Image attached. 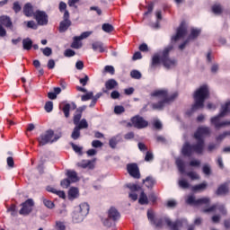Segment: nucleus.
Segmentation results:
<instances>
[{
    "instance_id": "1",
    "label": "nucleus",
    "mask_w": 230,
    "mask_h": 230,
    "mask_svg": "<svg viewBox=\"0 0 230 230\" xmlns=\"http://www.w3.org/2000/svg\"><path fill=\"white\" fill-rule=\"evenodd\" d=\"M211 134V129L208 127H199L197 131L194 133V139L196 143L192 146L186 142L181 149V154L186 155V157H191L193 152L195 154L202 155L204 154V148H206V141L204 137Z\"/></svg>"
},
{
    "instance_id": "2",
    "label": "nucleus",
    "mask_w": 230,
    "mask_h": 230,
    "mask_svg": "<svg viewBox=\"0 0 230 230\" xmlns=\"http://www.w3.org/2000/svg\"><path fill=\"white\" fill-rule=\"evenodd\" d=\"M172 49H173V45H169L163 50L160 56L159 54H155L152 58L151 68L155 69V66L161 64V62L165 69H173V67H176L177 59L172 58L169 56Z\"/></svg>"
},
{
    "instance_id": "3",
    "label": "nucleus",
    "mask_w": 230,
    "mask_h": 230,
    "mask_svg": "<svg viewBox=\"0 0 230 230\" xmlns=\"http://www.w3.org/2000/svg\"><path fill=\"white\" fill-rule=\"evenodd\" d=\"M179 96V93L177 92H174L173 93L168 94L167 90H156L153 93H151V98L152 100H160L156 103L151 104V107L153 111H163L168 103H172L175 98Z\"/></svg>"
},
{
    "instance_id": "4",
    "label": "nucleus",
    "mask_w": 230,
    "mask_h": 230,
    "mask_svg": "<svg viewBox=\"0 0 230 230\" xmlns=\"http://www.w3.org/2000/svg\"><path fill=\"white\" fill-rule=\"evenodd\" d=\"M194 104L192 105V111H199V109H204V102L209 98V88L208 85H202L198 88L194 94Z\"/></svg>"
},
{
    "instance_id": "5",
    "label": "nucleus",
    "mask_w": 230,
    "mask_h": 230,
    "mask_svg": "<svg viewBox=\"0 0 230 230\" xmlns=\"http://www.w3.org/2000/svg\"><path fill=\"white\" fill-rule=\"evenodd\" d=\"M230 111V102L221 105L220 112L217 116L211 119V124L214 125L215 128H222L224 127H230V120H224L220 122V118H226L227 113Z\"/></svg>"
},
{
    "instance_id": "6",
    "label": "nucleus",
    "mask_w": 230,
    "mask_h": 230,
    "mask_svg": "<svg viewBox=\"0 0 230 230\" xmlns=\"http://www.w3.org/2000/svg\"><path fill=\"white\" fill-rule=\"evenodd\" d=\"M60 135H55V131L53 129H49L44 133L40 134L37 138L39 143V146H46L49 143H55L60 139Z\"/></svg>"
},
{
    "instance_id": "7",
    "label": "nucleus",
    "mask_w": 230,
    "mask_h": 230,
    "mask_svg": "<svg viewBox=\"0 0 230 230\" xmlns=\"http://www.w3.org/2000/svg\"><path fill=\"white\" fill-rule=\"evenodd\" d=\"M35 206V202L33 199H29L25 202L22 203V208L20 209V215H23V217H28L30 213L33 211V207Z\"/></svg>"
},
{
    "instance_id": "8",
    "label": "nucleus",
    "mask_w": 230,
    "mask_h": 230,
    "mask_svg": "<svg viewBox=\"0 0 230 230\" xmlns=\"http://www.w3.org/2000/svg\"><path fill=\"white\" fill-rule=\"evenodd\" d=\"M71 24V20H69V11H65L63 15V21L59 23V32L65 33V31H67Z\"/></svg>"
},
{
    "instance_id": "9",
    "label": "nucleus",
    "mask_w": 230,
    "mask_h": 230,
    "mask_svg": "<svg viewBox=\"0 0 230 230\" xmlns=\"http://www.w3.org/2000/svg\"><path fill=\"white\" fill-rule=\"evenodd\" d=\"M34 19L37 21L39 26H46L48 24V13L44 11H36L34 13Z\"/></svg>"
},
{
    "instance_id": "10",
    "label": "nucleus",
    "mask_w": 230,
    "mask_h": 230,
    "mask_svg": "<svg viewBox=\"0 0 230 230\" xmlns=\"http://www.w3.org/2000/svg\"><path fill=\"white\" fill-rule=\"evenodd\" d=\"M186 33H188V29L185 24L181 23L177 29L176 34L172 37V42H177V40L184 39V37H186Z\"/></svg>"
},
{
    "instance_id": "11",
    "label": "nucleus",
    "mask_w": 230,
    "mask_h": 230,
    "mask_svg": "<svg viewBox=\"0 0 230 230\" xmlns=\"http://www.w3.org/2000/svg\"><path fill=\"white\" fill-rule=\"evenodd\" d=\"M217 209H218L221 215H227V208H226V205L220 203L213 205L208 208L203 209V213H212V211H217Z\"/></svg>"
},
{
    "instance_id": "12",
    "label": "nucleus",
    "mask_w": 230,
    "mask_h": 230,
    "mask_svg": "<svg viewBox=\"0 0 230 230\" xmlns=\"http://www.w3.org/2000/svg\"><path fill=\"white\" fill-rule=\"evenodd\" d=\"M186 202L187 204H190L193 206H202V204H209V198H201V199H196L195 196L190 195L188 197Z\"/></svg>"
},
{
    "instance_id": "13",
    "label": "nucleus",
    "mask_w": 230,
    "mask_h": 230,
    "mask_svg": "<svg viewBox=\"0 0 230 230\" xmlns=\"http://www.w3.org/2000/svg\"><path fill=\"white\" fill-rule=\"evenodd\" d=\"M131 123L135 128H145L148 127V121L145 120L142 117L135 116L131 119Z\"/></svg>"
},
{
    "instance_id": "14",
    "label": "nucleus",
    "mask_w": 230,
    "mask_h": 230,
    "mask_svg": "<svg viewBox=\"0 0 230 230\" xmlns=\"http://www.w3.org/2000/svg\"><path fill=\"white\" fill-rule=\"evenodd\" d=\"M128 173L134 179H139L141 174L139 173V167H137V164H128L127 165Z\"/></svg>"
},
{
    "instance_id": "15",
    "label": "nucleus",
    "mask_w": 230,
    "mask_h": 230,
    "mask_svg": "<svg viewBox=\"0 0 230 230\" xmlns=\"http://www.w3.org/2000/svg\"><path fill=\"white\" fill-rule=\"evenodd\" d=\"M118 85V81H116L115 79H109L105 82V88L102 89V93H104L105 94H109V91L116 89Z\"/></svg>"
},
{
    "instance_id": "16",
    "label": "nucleus",
    "mask_w": 230,
    "mask_h": 230,
    "mask_svg": "<svg viewBox=\"0 0 230 230\" xmlns=\"http://www.w3.org/2000/svg\"><path fill=\"white\" fill-rule=\"evenodd\" d=\"M128 188L131 191V193H129V199L131 200H137V194L135 191H139V190H141V187L136 184L129 183L128 184Z\"/></svg>"
},
{
    "instance_id": "17",
    "label": "nucleus",
    "mask_w": 230,
    "mask_h": 230,
    "mask_svg": "<svg viewBox=\"0 0 230 230\" xmlns=\"http://www.w3.org/2000/svg\"><path fill=\"white\" fill-rule=\"evenodd\" d=\"M108 217L110 220H113V222H116V220H119L120 215L116 208L111 207L108 211Z\"/></svg>"
},
{
    "instance_id": "18",
    "label": "nucleus",
    "mask_w": 230,
    "mask_h": 230,
    "mask_svg": "<svg viewBox=\"0 0 230 230\" xmlns=\"http://www.w3.org/2000/svg\"><path fill=\"white\" fill-rule=\"evenodd\" d=\"M85 215L81 214V212H79L76 208L75 209L74 213H73V222L75 224H80L81 222H84V218H85Z\"/></svg>"
},
{
    "instance_id": "19",
    "label": "nucleus",
    "mask_w": 230,
    "mask_h": 230,
    "mask_svg": "<svg viewBox=\"0 0 230 230\" xmlns=\"http://www.w3.org/2000/svg\"><path fill=\"white\" fill-rule=\"evenodd\" d=\"M75 209L82 215H84L87 217V215H89V209H90L89 203L87 202L81 203L79 206L75 208Z\"/></svg>"
},
{
    "instance_id": "20",
    "label": "nucleus",
    "mask_w": 230,
    "mask_h": 230,
    "mask_svg": "<svg viewBox=\"0 0 230 230\" xmlns=\"http://www.w3.org/2000/svg\"><path fill=\"white\" fill-rule=\"evenodd\" d=\"M229 184H230V181L226 182V183L222 184L221 186H219L217 190V194L219 196L226 195V193L229 192Z\"/></svg>"
},
{
    "instance_id": "21",
    "label": "nucleus",
    "mask_w": 230,
    "mask_h": 230,
    "mask_svg": "<svg viewBox=\"0 0 230 230\" xmlns=\"http://www.w3.org/2000/svg\"><path fill=\"white\" fill-rule=\"evenodd\" d=\"M80 197V191L78 190V188L72 187L68 190V199L69 200H75V199H78Z\"/></svg>"
},
{
    "instance_id": "22",
    "label": "nucleus",
    "mask_w": 230,
    "mask_h": 230,
    "mask_svg": "<svg viewBox=\"0 0 230 230\" xmlns=\"http://www.w3.org/2000/svg\"><path fill=\"white\" fill-rule=\"evenodd\" d=\"M23 13L26 17H33L35 13H33V5L28 3L23 6Z\"/></svg>"
},
{
    "instance_id": "23",
    "label": "nucleus",
    "mask_w": 230,
    "mask_h": 230,
    "mask_svg": "<svg viewBox=\"0 0 230 230\" xmlns=\"http://www.w3.org/2000/svg\"><path fill=\"white\" fill-rule=\"evenodd\" d=\"M77 166L79 168H89V170H93L94 168V164L91 160H83L77 163Z\"/></svg>"
},
{
    "instance_id": "24",
    "label": "nucleus",
    "mask_w": 230,
    "mask_h": 230,
    "mask_svg": "<svg viewBox=\"0 0 230 230\" xmlns=\"http://www.w3.org/2000/svg\"><path fill=\"white\" fill-rule=\"evenodd\" d=\"M71 106H72L73 111H75V109H76V104L75 102H72L71 104L66 103L62 108L65 117H66V118H69V111H71Z\"/></svg>"
},
{
    "instance_id": "25",
    "label": "nucleus",
    "mask_w": 230,
    "mask_h": 230,
    "mask_svg": "<svg viewBox=\"0 0 230 230\" xmlns=\"http://www.w3.org/2000/svg\"><path fill=\"white\" fill-rule=\"evenodd\" d=\"M0 26H5L6 28H12V20L8 16H0Z\"/></svg>"
},
{
    "instance_id": "26",
    "label": "nucleus",
    "mask_w": 230,
    "mask_h": 230,
    "mask_svg": "<svg viewBox=\"0 0 230 230\" xmlns=\"http://www.w3.org/2000/svg\"><path fill=\"white\" fill-rule=\"evenodd\" d=\"M155 17H156V22L152 23L151 27L155 28V30H158L159 22H161V21L163 20V13L161 12V10H158L155 12Z\"/></svg>"
},
{
    "instance_id": "27",
    "label": "nucleus",
    "mask_w": 230,
    "mask_h": 230,
    "mask_svg": "<svg viewBox=\"0 0 230 230\" xmlns=\"http://www.w3.org/2000/svg\"><path fill=\"white\" fill-rule=\"evenodd\" d=\"M22 48L26 51H30L31 48H33V41L30 38H26L22 40Z\"/></svg>"
},
{
    "instance_id": "28",
    "label": "nucleus",
    "mask_w": 230,
    "mask_h": 230,
    "mask_svg": "<svg viewBox=\"0 0 230 230\" xmlns=\"http://www.w3.org/2000/svg\"><path fill=\"white\" fill-rule=\"evenodd\" d=\"M92 48L93 51H99L100 53H103L105 51V48L103 47V43L101 41H95L92 44Z\"/></svg>"
},
{
    "instance_id": "29",
    "label": "nucleus",
    "mask_w": 230,
    "mask_h": 230,
    "mask_svg": "<svg viewBox=\"0 0 230 230\" xmlns=\"http://www.w3.org/2000/svg\"><path fill=\"white\" fill-rule=\"evenodd\" d=\"M176 166L178 167L180 173H184L186 172V165L184 164V160L181 158H176Z\"/></svg>"
},
{
    "instance_id": "30",
    "label": "nucleus",
    "mask_w": 230,
    "mask_h": 230,
    "mask_svg": "<svg viewBox=\"0 0 230 230\" xmlns=\"http://www.w3.org/2000/svg\"><path fill=\"white\" fill-rule=\"evenodd\" d=\"M66 175L70 182H78V174L75 171H67Z\"/></svg>"
},
{
    "instance_id": "31",
    "label": "nucleus",
    "mask_w": 230,
    "mask_h": 230,
    "mask_svg": "<svg viewBox=\"0 0 230 230\" xmlns=\"http://www.w3.org/2000/svg\"><path fill=\"white\" fill-rule=\"evenodd\" d=\"M144 184H146V188H154L155 186V179L152 176L146 177L143 180Z\"/></svg>"
},
{
    "instance_id": "32",
    "label": "nucleus",
    "mask_w": 230,
    "mask_h": 230,
    "mask_svg": "<svg viewBox=\"0 0 230 230\" xmlns=\"http://www.w3.org/2000/svg\"><path fill=\"white\" fill-rule=\"evenodd\" d=\"M80 40H82V39H80L79 36L74 37V41L71 44V48L74 49H80V48H82V42H80Z\"/></svg>"
},
{
    "instance_id": "33",
    "label": "nucleus",
    "mask_w": 230,
    "mask_h": 230,
    "mask_svg": "<svg viewBox=\"0 0 230 230\" xmlns=\"http://www.w3.org/2000/svg\"><path fill=\"white\" fill-rule=\"evenodd\" d=\"M178 186H180L181 190H188V188H190V182H188V180L181 178L178 181Z\"/></svg>"
},
{
    "instance_id": "34",
    "label": "nucleus",
    "mask_w": 230,
    "mask_h": 230,
    "mask_svg": "<svg viewBox=\"0 0 230 230\" xmlns=\"http://www.w3.org/2000/svg\"><path fill=\"white\" fill-rule=\"evenodd\" d=\"M199 35H200V30H199V29H191L190 34L188 37V40H195V39H197V37H199Z\"/></svg>"
},
{
    "instance_id": "35",
    "label": "nucleus",
    "mask_w": 230,
    "mask_h": 230,
    "mask_svg": "<svg viewBox=\"0 0 230 230\" xmlns=\"http://www.w3.org/2000/svg\"><path fill=\"white\" fill-rule=\"evenodd\" d=\"M208 188V183L203 182L191 187L192 191H204Z\"/></svg>"
},
{
    "instance_id": "36",
    "label": "nucleus",
    "mask_w": 230,
    "mask_h": 230,
    "mask_svg": "<svg viewBox=\"0 0 230 230\" xmlns=\"http://www.w3.org/2000/svg\"><path fill=\"white\" fill-rule=\"evenodd\" d=\"M102 30H103L105 33H111V31H114V26L111 23H104L102 26Z\"/></svg>"
},
{
    "instance_id": "37",
    "label": "nucleus",
    "mask_w": 230,
    "mask_h": 230,
    "mask_svg": "<svg viewBox=\"0 0 230 230\" xmlns=\"http://www.w3.org/2000/svg\"><path fill=\"white\" fill-rule=\"evenodd\" d=\"M139 204H148V196L145 194V191H141L140 198L138 199Z\"/></svg>"
},
{
    "instance_id": "38",
    "label": "nucleus",
    "mask_w": 230,
    "mask_h": 230,
    "mask_svg": "<svg viewBox=\"0 0 230 230\" xmlns=\"http://www.w3.org/2000/svg\"><path fill=\"white\" fill-rule=\"evenodd\" d=\"M77 125L78 126H76V128H79V130H81V128H87L89 127V124L87 123V119H81V121H79Z\"/></svg>"
},
{
    "instance_id": "39",
    "label": "nucleus",
    "mask_w": 230,
    "mask_h": 230,
    "mask_svg": "<svg viewBox=\"0 0 230 230\" xmlns=\"http://www.w3.org/2000/svg\"><path fill=\"white\" fill-rule=\"evenodd\" d=\"M72 139H78L80 137V128L75 127L71 134Z\"/></svg>"
},
{
    "instance_id": "40",
    "label": "nucleus",
    "mask_w": 230,
    "mask_h": 230,
    "mask_svg": "<svg viewBox=\"0 0 230 230\" xmlns=\"http://www.w3.org/2000/svg\"><path fill=\"white\" fill-rule=\"evenodd\" d=\"M13 10L14 13H19V12H21V10H22V6H21V4L19 2H14L13 4Z\"/></svg>"
},
{
    "instance_id": "41",
    "label": "nucleus",
    "mask_w": 230,
    "mask_h": 230,
    "mask_svg": "<svg viewBox=\"0 0 230 230\" xmlns=\"http://www.w3.org/2000/svg\"><path fill=\"white\" fill-rule=\"evenodd\" d=\"M93 93L89 92L84 95H82L81 100L82 102H89V100H93Z\"/></svg>"
},
{
    "instance_id": "42",
    "label": "nucleus",
    "mask_w": 230,
    "mask_h": 230,
    "mask_svg": "<svg viewBox=\"0 0 230 230\" xmlns=\"http://www.w3.org/2000/svg\"><path fill=\"white\" fill-rule=\"evenodd\" d=\"M43 204L49 209H53V208H55V203H53V201L46 199H43Z\"/></svg>"
},
{
    "instance_id": "43",
    "label": "nucleus",
    "mask_w": 230,
    "mask_h": 230,
    "mask_svg": "<svg viewBox=\"0 0 230 230\" xmlns=\"http://www.w3.org/2000/svg\"><path fill=\"white\" fill-rule=\"evenodd\" d=\"M212 12L217 15L222 13V5L215 4L214 6H212Z\"/></svg>"
},
{
    "instance_id": "44",
    "label": "nucleus",
    "mask_w": 230,
    "mask_h": 230,
    "mask_svg": "<svg viewBox=\"0 0 230 230\" xmlns=\"http://www.w3.org/2000/svg\"><path fill=\"white\" fill-rule=\"evenodd\" d=\"M40 49L45 57H51L53 53V50L49 47H46L45 49Z\"/></svg>"
},
{
    "instance_id": "45",
    "label": "nucleus",
    "mask_w": 230,
    "mask_h": 230,
    "mask_svg": "<svg viewBox=\"0 0 230 230\" xmlns=\"http://www.w3.org/2000/svg\"><path fill=\"white\" fill-rule=\"evenodd\" d=\"M131 78H135L136 80H139L141 78V72L137 70H133L130 73Z\"/></svg>"
},
{
    "instance_id": "46",
    "label": "nucleus",
    "mask_w": 230,
    "mask_h": 230,
    "mask_svg": "<svg viewBox=\"0 0 230 230\" xmlns=\"http://www.w3.org/2000/svg\"><path fill=\"white\" fill-rule=\"evenodd\" d=\"M217 148H218V144L210 143L208 144L207 150L208 152H214V150H217Z\"/></svg>"
},
{
    "instance_id": "47",
    "label": "nucleus",
    "mask_w": 230,
    "mask_h": 230,
    "mask_svg": "<svg viewBox=\"0 0 230 230\" xmlns=\"http://www.w3.org/2000/svg\"><path fill=\"white\" fill-rule=\"evenodd\" d=\"M187 176L191 179V181H197V179H199V174L195 172H187Z\"/></svg>"
},
{
    "instance_id": "48",
    "label": "nucleus",
    "mask_w": 230,
    "mask_h": 230,
    "mask_svg": "<svg viewBox=\"0 0 230 230\" xmlns=\"http://www.w3.org/2000/svg\"><path fill=\"white\" fill-rule=\"evenodd\" d=\"M57 230H66V225L62 221H56Z\"/></svg>"
},
{
    "instance_id": "49",
    "label": "nucleus",
    "mask_w": 230,
    "mask_h": 230,
    "mask_svg": "<svg viewBox=\"0 0 230 230\" xmlns=\"http://www.w3.org/2000/svg\"><path fill=\"white\" fill-rule=\"evenodd\" d=\"M7 213H11L12 217H15L17 215L15 205H12L9 208H7Z\"/></svg>"
},
{
    "instance_id": "50",
    "label": "nucleus",
    "mask_w": 230,
    "mask_h": 230,
    "mask_svg": "<svg viewBox=\"0 0 230 230\" xmlns=\"http://www.w3.org/2000/svg\"><path fill=\"white\" fill-rule=\"evenodd\" d=\"M92 146L93 148H102V146H103V143H102L100 140H93L92 142Z\"/></svg>"
},
{
    "instance_id": "51",
    "label": "nucleus",
    "mask_w": 230,
    "mask_h": 230,
    "mask_svg": "<svg viewBox=\"0 0 230 230\" xmlns=\"http://www.w3.org/2000/svg\"><path fill=\"white\" fill-rule=\"evenodd\" d=\"M46 112H51L53 111V102H48L45 104Z\"/></svg>"
},
{
    "instance_id": "52",
    "label": "nucleus",
    "mask_w": 230,
    "mask_h": 230,
    "mask_svg": "<svg viewBox=\"0 0 230 230\" xmlns=\"http://www.w3.org/2000/svg\"><path fill=\"white\" fill-rule=\"evenodd\" d=\"M62 188H69V186L71 185V181L69 179H65L63 181H61L60 182Z\"/></svg>"
},
{
    "instance_id": "53",
    "label": "nucleus",
    "mask_w": 230,
    "mask_h": 230,
    "mask_svg": "<svg viewBox=\"0 0 230 230\" xmlns=\"http://www.w3.org/2000/svg\"><path fill=\"white\" fill-rule=\"evenodd\" d=\"M80 119H82V113H77L74 116V124L78 125L80 123Z\"/></svg>"
},
{
    "instance_id": "54",
    "label": "nucleus",
    "mask_w": 230,
    "mask_h": 230,
    "mask_svg": "<svg viewBox=\"0 0 230 230\" xmlns=\"http://www.w3.org/2000/svg\"><path fill=\"white\" fill-rule=\"evenodd\" d=\"M104 71H105V73H110V75H114V73H115L114 66H106L104 67Z\"/></svg>"
},
{
    "instance_id": "55",
    "label": "nucleus",
    "mask_w": 230,
    "mask_h": 230,
    "mask_svg": "<svg viewBox=\"0 0 230 230\" xmlns=\"http://www.w3.org/2000/svg\"><path fill=\"white\" fill-rule=\"evenodd\" d=\"M114 112L115 114H121L122 112H125V108L123 106H115Z\"/></svg>"
},
{
    "instance_id": "56",
    "label": "nucleus",
    "mask_w": 230,
    "mask_h": 230,
    "mask_svg": "<svg viewBox=\"0 0 230 230\" xmlns=\"http://www.w3.org/2000/svg\"><path fill=\"white\" fill-rule=\"evenodd\" d=\"M203 173H205V175H211V167L208 164H205L203 166Z\"/></svg>"
},
{
    "instance_id": "57",
    "label": "nucleus",
    "mask_w": 230,
    "mask_h": 230,
    "mask_svg": "<svg viewBox=\"0 0 230 230\" xmlns=\"http://www.w3.org/2000/svg\"><path fill=\"white\" fill-rule=\"evenodd\" d=\"M27 28H31V30H37V23L34 21L27 22Z\"/></svg>"
},
{
    "instance_id": "58",
    "label": "nucleus",
    "mask_w": 230,
    "mask_h": 230,
    "mask_svg": "<svg viewBox=\"0 0 230 230\" xmlns=\"http://www.w3.org/2000/svg\"><path fill=\"white\" fill-rule=\"evenodd\" d=\"M153 224L156 226V227H163V219L161 218H156L154 220Z\"/></svg>"
},
{
    "instance_id": "59",
    "label": "nucleus",
    "mask_w": 230,
    "mask_h": 230,
    "mask_svg": "<svg viewBox=\"0 0 230 230\" xmlns=\"http://www.w3.org/2000/svg\"><path fill=\"white\" fill-rule=\"evenodd\" d=\"M79 82L83 86L87 85V82H89V76L85 75L84 78L79 79Z\"/></svg>"
},
{
    "instance_id": "60",
    "label": "nucleus",
    "mask_w": 230,
    "mask_h": 230,
    "mask_svg": "<svg viewBox=\"0 0 230 230\" xmlns=\"http://www.w3.org/2000/svg\"><path fill=\"white\" fill-rule=\"evenodd\" d=\"M109 145L111 148H116V146L118 145V140H116V137L110 139Z\"/></svg>"
},
{
    "instance_id": "61",
    "label": "nucleus",
    "mask_w": 230,
    "mask_h": 230,
    "mask_svg": "<svg viewBox=\"0 0 230 230\" xmlns=\"http://www.w3.org/2000/svg\"><path fill=\"white\" fill-rule=\"evenodd\" d=\"M90 10L91 12H96L97 15H102V9L98 6H91Z\"/></svg>"
},
{
    "instance_id": "62",
    "label": "nucleus",
    "mask_w": 230,
    "mask_h": 230,
    "mask_svg": "<svg viewBox=\"0 0 230 230\" xmlns=\"http://www.w3.org/2000/svg\"><path fill=\"white\" fill-rule=\"evenodd\" d=\"M72 147H73V150H75V152L76 154H79L80 155H82V147H80L75 144H72Z\"/></svg>"
},
{
    "instance_id": "63",
    "label": "nucleus",
    "mask_w": 230,
    "mask_h": 230,
    "mask_svg": "<svg viewBox=\"0 0 230 230\" xmlns=\"http://www.w3.org/2000/svg\"><path fill=\"white\" fill-rule=\"evenodd\" d=\"M75 53L73 49H68L65 51V57H75Z\"/></svg>"
},
{
    "instance_id": "64",
    "label": "nucleus",
    "mask_w": 230,
    "mask_h": 230,
    "mask_svg": "<svg viewBox=\"0 0 230 230\" xmlns=\"http://www.w3.org/2000/svg\"><path fill=\"white\" fill-rule=\"evenodd\" d=\"M154 160V154L147 152L145 156V161L149 162Z\"/></svg>"
}]
</instances>
